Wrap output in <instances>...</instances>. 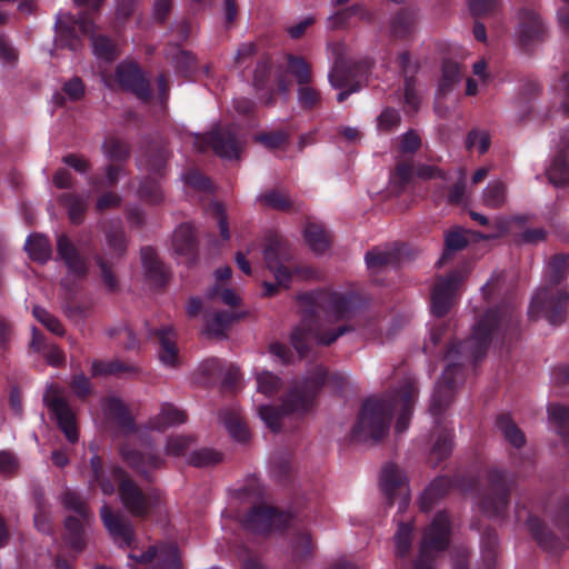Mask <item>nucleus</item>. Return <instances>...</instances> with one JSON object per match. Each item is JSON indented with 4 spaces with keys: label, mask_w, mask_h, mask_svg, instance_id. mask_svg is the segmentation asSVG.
<instances>
[{
    "label": "nucleus",
    "mask_w": 569,
    "mask_h": 569,
    "mask_svg": "<svg viewBox=\"0 0 569 569\" xmlns=\"http://www.w3.org/2000/svg\"><path fill=\"white\" fill-rule=\"evenodd\" d=\"M139 194L141 198L148 200L151 203H157L162 200V191L158 183L150 182L143 183L139 188Z\"/></svg>",
    "instance_id": "obj_58"
},
{
    "label": "nucleus",
    "mask_w": 569,
    "mask_h": 569,
    "mask_svg": "<svg viewBox=\"0 0 569 569\" xmlns=\"http://www.w3.org/2000/svg\"><path fill=\"white\" fill-rule=\"evenodd\" d=\"M114 80L141 100H147L150 96L149 86L136 63H120L117 67Z\"/></svg>",
    "instance_id": "obj_18"
},
{
    "label": "nucleus",
    "mask_w": 569,
    "mask_h": 569,
    "mask_svg": "<svg viewBox=\"0 0 569 569\" xmlns=\"http://www.w3.org/2000/svg\"><path fill=\"white\" fill-rule=\"evenodd\" d=\"M193 439L187 436H174L171 437L166 446V452L170 456H182L192 445Z\"/></svg>",
    "instance_id": "obj_46"
},
{
    "label": "nucleus",
    "mask_w": 569,
    "mask_h": 569,
    "mask_svg": "<svg viewBox=\"0 0 569 569\" xmlns=\"http://www.w3.org/2000/svg\"><path fill=\"white\" fill-rule=\"evenodd\" d=\"M416 398L413 381L406 380L400 388L385 397L367 399L351 429V440L360 443L379 441L389 431L392 413L397 415L395 432L403 433L409 427Z\"/></svg>",
    "instance_id": "obj_1"
},
{
    "label": "nucleus",
    "mask_w": 569,
    "mask_h": 569,
    "mask_svg": "<svg viewBox=\"0 0 569 569\" xmlns=\"http://www.w3.org/2000/svg\"><path fill=\"white\" fill-rule=\"evenodd\" d=\"M123 460L140 475L147 476L150 470L157 469L161 466L162 459L154 453H142L130 443L121 446L120 449Z\"/></svg>",
    "instance_id": "obj_23"
},
{
    "label": "nucleus",
    "mask_w": 569,
    "mask_h": 569,
    "mask_svg": "<svg viewBox=\"0 0 569 569\" xmlns=\"http://www.w3.org/2000/svg\"><path fill=\"white\" fill-rule=\"evenodd\" d=\"M280 246L278 243L269 244L263 252L268 269L274 274L279 286L288 287L291 280V272L280 261Z\"/></svg>",
    "instance_id": "obj_26"
},
{
    "label": "nucleus",
    "mask_w": 569,
    "mask_h": 569,
    "mask_svg": "<svg viewBox=\"0 0 569 569\" xmlns=\"http://www.w3.org/2000/svg\"><path fill=\"white\" fill-rule=\"evenodd\" d=\"M63 91L70 100H78L83 96L84 87L79 78H73L64 84Z\"/></svg>",
    "instance_id": "obj_60"
},
{
    "label": "nucleus",
    "mask_w": 569,
    "mask_h": 569,
    "mask_svg": "<svg viewBox=\"0 0 569 569\" xmlns=\"http://www.w3.org/2000/svg\"><path fill=\"white\" fill-rule=\"evenodd\" d=\"M288 70L299 86L311 82V67L303 58L289 56Z\"/></svg>",
    "instance_id": "obj_32"
},
{
    "label": "nucleus",
    "mask_w": 569,
    "mask_h": 569,
    "mask_svg": "<svg viewBox=\"0 0 569 569\" xmlns=\"http://www.w3.org/2000/svg\"><path fill=\"white\" fill-rule=\"evenodd\" d=\"M421 140L417 132L409 130L400 140V150L406 153H412L420 147Z\"/></svg>",
    "instance_id": "obj_59"
},
{
    "label": "nucleus",
    "mask_w": 569,
    "mask_h": 569,
    "mask_svg": "<svg viewBox=\"0 0 569 569\" xmlns=\"http://www.w3.org/2000/svg\"><path fill=\"white\" fill-rule=\"evenodd\" d=\"M220 421L229 435L237 441H244L249 437L248 429L242 422L238 407L227 408L220 412Z\"/></svg>",
    "instance_id": "obj_27"
},
{
    "label": "nucleus",
    "mask_w": 569,
    "mask_h": 569,
    "mask_svg": "<svg viewBox=\"0 0 569 569\" xmlns=\"http://www.w3.org/2000/svg\"><path fill=\"white\" fill-rule=\"evenodd\" d=\"M160 343L159 359L164 367L173 368L179 363L176 333L171 328H163L158 331Z\"/></svg>",
    "instance_id": "obj_25"
},
{
    "label": "nucleus",
    "mask_w": 569,
    "mask_h": 569,
    "mask_svg": "<svg viewBox=\"0 0 569 569\" xmlns=\"http://www.w3.org/2000/svg\"><path fill=\"white\" fill-rule=\"evenodd\" d=\"M238 317L239 315L237 313H214L207 320V332L216 337L221 336L227 329L228 325Z\"/></svg>",
    "instance_id": "obj_38"
},
{
    "label": "nucleus",
    "mask_w": 569,
    "mask_h": 569,
    "mask_svg": "<svg viewBox=\"0 0 569 569\" xmlns=\"http://www.w3.org/2000/svg\"><path fill=\"white\" fill-rule=\"evenodd\" d=\"M302 299L313 302L322 316L315 329L305 328L302 325L293 330L291 342L300 356L306 353L309 338L315 339L318 345L328 346L350 330L346 323H340L351 313V299L348 296L338 292H316Z\"/></svg>",
    "instance_id": "obj_3"
},
{
    "label": "nucleus",
    "mask_w": 569,
    "mask_h": 569,
    "mask_svg": "<svg viewBox=\"0 0 569 569\" xmlns=\"http://www.w3.org/2000/svg\"><path fill=\"white\" fill-rule=\"evenodd\" d=\"M449 532L448 516L445 512L437 513L423 533L415 569H433L432 561L436 555L448 546Z\"/></svg>",
    "instance_id": "obj_6"
},
{
    "label": "nucleus",
    "mask_w": 569,
    "mask_h": 569,
    "mask_svg": "<svg viewBox=\"0 0 569 569\" xmlns=\"http://www.w3.org/2000/svg\"><path fill=\"white\" fill-rule=\"evenodd\" d=\"M320 92L310 86L301 84L298 88V102L302 108L310 109L320 102Z\"/></svg>",
    "instance_id": "obj_43"
},
{
    "label": "nucleus",
    "mask_w": 569,
    "mask_h": 569,
    "mask_svg": "<svg viewBox=\"0 0 569 569\" xmlns=\"http://www.w3.org/2000/svg\"><path fill=\"white\" fill-rule=\"evenodd\" d=\"M93 26L90 18L80 16L78 20L70 13H60L56 21V31L59 41L71 50L78 48L79 33L90 36L92 40V51L98 60L112 61L117 57L114 44L106 37H94Z\"/></svg>",
    "instance_id": "obj_5"
},
{
    "label": "nucleus",
    "mask_w": 569,
    "mask_h": 569,
    "mask_svg": "<svg viewBox=\"0 0 569 569\" xmlns=\"http://www.w3.org/2000/svg\"><path fill=\"white\" fill-rule=\"evenodd\" d=\"M305 240L316 253H323L329 247V239L321 226L310 223L305 229Z\"/></svg>",
    "instance_id": "obj_31"
},
{
    "label": "nucleus",
    "mask_w": 569,
    "mask_h": 569,
    "mask_svg": "<svg viewBox=\"0 0 569 569\" xmlns=\"http://www.w3.org/2000/svg\"><path fill=\"white\" fill-rule=\"evenodd\" d=\"M109 477L119 483V498L124 507L133 516H144L156 506L158 496L154 491L143 492L129 479L120 468H112Z\"/></svg>",
    "instance_id": "obj_7"
},
{
    "label": "nucleus",
    "mask_w": 569,
    "mask_h": 569,
    "mask_svg": "<svg viewBox=\"0 0 569 569\" xmlns=\"http://www.w3.org/2000/svg\"><path fill=\"white\" fill-rule=\"evenodd\" d=\"M380 488L383 493L392 500L395 496H401V507L409 502V490L407 487V476L393 463H387L379 477Z\"/></svg>",
    "instance_id": "obj_16"
},
{
    "label": "nucleus",
    "mask_w": 569,
    "mask_h": 569,
    "mask_svg": "<svg viewBox=\"0 0 569 569\" xmlns=\"http://www.w3.org/2000/svg\"><path fill=\"white\" fill-rule=\"evenodd\" d=\"M466 144L469 149H476L482 154L489 149V134L485 131H472L468 134Z\"/></svg>",
    "instance_id": "obj_51"
},
{
    "label": "nucleus",
    "mask_w": 569,
    "mask_h": 569,
    "mask_svg": "<svg viewBox=\"0 0 569 569\" xmlns=\"http://www.w3.org/2000/svg\"><path fill=\"white\" fill-rule=\"evenodd\" d=\"M400 119V114L397 110L386 108L378 117V129L382 131L391 130L399 124Z\"/></svg>",
    "instance_id": "obj_54"
},
{
    "label": "nucleus",
    "mask_w": 569,
    "mask_h": 569,
    "mask_svg": "<svg viewBox=\"0 0 569 569\" xmlns=\"http://www.w3.org/2000/svg\"><path fill=\"white\" fill-rule=\"evenodd\" d=\"M26 250L32 260L47 262L52 253L50 241L42 234H31L26 241Z\"/></svg>",
    "instance_id": "obj_29"
},
{
    "label": "nucleus",
    "mask_w": 569,
    "mask_h": 569,
    "mask_svg": "<svg viewBox=\"0 0 569 569\" xmlns=\"http://www.w3.org/2000/svg\"><path fill=\"white\" fill-rule=\"evenodd\" d=\"M367 267L371 270L380 269L396 262V253L389 249H373L366 254Z\"/></svg>",
    "instance_id": "obj_35"
},
{
    "label": "nucleus",
    "mask_w": 569,
    "mask_h": 569,
    "mask_svg": "<svg viewBox=\"0 0 569 569\" xmlns=\"http://www.w3.org/2000/svg\"><path fill=\"white\" fill-rule=\"evenodd\" d=\"M63 200L66 201V206L68 207L70 220L73 223H78L81 219L83 211L87 208V200L74 194H69L64 197Z\"/></svg>",
    "instance_id": "obj_47"
},
{
    "label": "nucleus",
    "mask_w": 569,
    "mask_h": 569,
    "mask_svg": "<svg viewBox=\"0 0 569 569\" xmlns=\"http://www.w3.org/2000/svg\"><path fill=\"white\" fill-rule=\"evenodd\" d=\"M64 507L76 512L66 519L67 539L72 548L81 550L84 546V525L93 518L86 502L73 491H67L62 497Z\"/></svg>",
    "instance_id": "obj_13"
},
{
    "label": "nucleus",
    "mask_w": 569,
    "mask_h": 569,
    "mask_svg": "<svg viewBox=\"0 0 569 569\" xmlns=\"http://www.w3.org/2000/svg\"><path fill=\"white\" fill-rule=\"evenodd\" d=\"M286 133L281 131L270 134H261L257 138L258 141H260L262 144L270 149L280 147L286 141Z\"/></svg>",
    "instance_id": "obj_62"
},
{
    "label": "nucleus",
    "mask_w": 569,
    "mask_h": 569,
    "mask_svg": "<svg viewBox=\"0 0 569 569\" xmlns=\"http://www.w3.org/2000/svg\"><path fill=\"white\" fill-rule=\"evenodd\" d=\"M102 408L106 417L111 420L121 431L126 433L131 432L130 441L136 442L139 437L136 431L132 430L133 421L128 413L123 402L116 397H110L103 401Z\"/></svg>",
    "instance_id": "obj_22"
},
{
    "label": "nucleus",
    "mask_w": 569,
    "mask_h": 569,
    "mask_svg": "<svg viewBox=\"0 0 569 569\" xmlns=\"http://www.w3.org/2000/svg\"><path fill=\"white\" fill-rule=\"evenodd\" d=\"M221 460V455L211 449H201L192 453L190 462L197 467H203L217 463Z\"/></svg>",
    "instance_id": "obj_50"
},
{
    "label": "nucleus",
    "mask_w": 569,
    "mask_h": 569,
    "mask_svg": "<svg viewBox=\"0 0 569 569\" xmlns=\"http://www.w3.org/2000/svg\"><path fill=\"white\" fill-rule=\"evenodd\" d=\"M90 463L93 472V479L90 482H97L103 495H112L114 491V485L110 478L104 477V470L102 468V461L100 457L94 455L91 457Z\"/></svg>",
    "instance_id": "obj_36"
},
{
    "label": "nucleus",
    "mask_w": 569,
    "mask_h": 569,
    "mask_svg": "<svg viewBox=\"0 0 569 569\" xmlns=\"http://www.w3.org/2000/svg\"><path fill=\"white\" fill-rule=\"evenodd\" d=\"M497 428L500 430L503 438L513 447L519 448L525 443L522 431L509 417H500L497 420Z\"/></svg>",
    "instance_id": "obj_33"
},
{
    "label": "nucleus",
    "mask_w": 569,
    "mask_h": 569,
    "mask_svg": "<svg viewBox=\"0 0 569 569\" xmlns=\"http://www.w3.org/2000/svg\"><path fill=\"white\" fill-rule=\"evenodd\" d=\"M567 269V258L565 256H556L547 266L546 277L551 283L556 284L566 276Z\"/></svg>",
    "instance_id": "obj_39"
},
{
    "label": "nucleus",
    "mask_w": 569,
    "mask_h": 569,
    "mask_svg": "<svg viewBox=\"0 0 569 569\" xmlns=\"http://www.w3.org/2000/svg\"><path fill=\"white\" fill-rule=\"evenodd\" d=\"M208 213L211 214L217 220L220 230V236L222 237V239L229 240L230 232L222 204L219 202L210 203V206L208 207Z\"/></svg>",
    "instance_id": "obj_49"
},
{
    "label": "nucleus",
    "mask_w": 569,
    "mask_h": 569,
    "mask_svg": "<svg viewBox=\"0 0 569 569\" xmlns=\"http://www.w3.org/2000/svg\"><path fill=\"white\" fill-rule=\"evenodd\" d=\"M445 242H446V251L442 254V257L440 258L439 263H442L447 259L450 251L460 250L467 244L466 237L463 236L462 232H460L458 230L450 231L449 233H447L446 238H445Z\"/></svg>",
    "instance_id": "obj_48"
},
{
    "label": "nucleus",
    "mask_w": 569,
    "mask_h": 569,
    "mask_svg": "<svg viewBox=\"0 0 569 569\" xmlns=\"http://www.w3.org/2000/svg\"><path fill=\"white\" fill-rule=\"evenodd\" d=\"M362 9V6L353 4L347 9L335 12L333 14L328 17L327 27L329 29H339L343 27L351 17L360 13Z\"/></svg>",
    "instance_id": "obj_40"
},
{
    "label": "nucleus",
    "mask_w": 569,
    "mask_h": 569,
    "mask_svg": "<svg viewBox=\"0 0 569 569\" xmlns=\"http://www.w3.org/2000/svg\"><path fill=\"white\" fill-rule=\"evenodd\" d=\"M313 22H315L313 17H311V16L305 17L296 24L290 26L288 28V33L292 39H298L306 32V30L310 26L313 24Z\"/></svg>",
    "instance_id": "obj_64"
},
{
    "label": "nucleus",
    "mask_w": 569,
    "mask_h": 569,
    "mask_svg": "<svg viewBox=\"0 0 569 569\" xmlns=\"http://www.w3.org/2000/svg\"><path fill=\"white\" fill-rule=\"evenodd\" d=\"M412 527L410 525L401 523L395 536V545L397 555H406L411 546Z\"/></svg>",
    "instance_id": "obj_44"
},
{
    "label": "nucleus",
    "mask_w": 569,
    "mask_h": 569,
    "mask_svg": "<svg viewBox=\"0 0 569 569\" xmlns=\"http://www.w3.org/2000/svg\"><path fill=\"white\" fill-rule=\"evenodd\" d=\"M549 181L555 186L569 183V141L565 142L552 158L546 170Z\"/></svg>",
    "instance_id": "obj_24"
},
{
    "label": "nucleus",
    "mask_w": 569,
    "mask_h": 569,
    "mask_svg": "<svg viewBox=\"0 0 569 569\" xmlns=\"http://www.w3.org/2000/svg\"><path fill=\"white\" fill-rule=\"evenodd\" d=\"M483 203L490 208H499L506 201V186L501 181L490 182L482 194Z\"/></svg>",
    "instance_id": "obj_34"
},
{
    "label": "nucleus",
    "mask_w": 569,
    "mask_h": 569,
    "mask_svg": "<svg viewBox=\"0 0 569 569\" xmlns=\"http://www.w3.org/2000/svg\"><path fill=\"white\" fill-rule=\"evenodd\" d=\"M507 501V493L503 490L498 492L496 497L486 499L483 502V509L489 516H497L505 509Z\"/></svg>",
    "instance_id": "obj_55"
},
{
    "label": "nucleus",
    "mask_w": 569,
    "mask_h": 569,
    "mask_svg": "<svg viewBox=\"0 0 569 569\" xmlns=\"http://www.w3.org/2000/svg\"><path fill=\"white\" fill-rule=\"evenodd\" d=\"M32 313L34 318L41 322L49 331L58 336L63 335L64 331L60 321L46 309L41 307H34Z\"/></svg>",
    "instance_id": "obj_42"
},
{
    "label": "nucleus",
    "mask_w": 569,
    "mask_h": 569,
    "mask_svg": "<svg viewBox=\"0 0 569 569\" xmlns=\"http://www.w3.org/2000/svg\"><path fill=\"white\" fill-rule=\"evenodd\" d=\"M397 63L405 74V110L408 113H413L420 104V96L411 79V76L418 70V64L411 61L408 52H401L397 58Z\"/></svg>",
    "instance_id": "obj_20"
},
{
    "label": "nucleus",
    "mask_w": 569,
    "mask_h": 569,
    "mask_svg": "<svg viewBox=\"0 0 569 569\" xmlns=\"http://www.w3.org/2000/svg\"><path fill=\"white\" fill-rule=\"evenodd\" d=\"M188 138L198 151L202 152L211 146L213 151L224 159H238L242 149V141L237 138L232 127L217 128L208 136L191 134Z\"/></svg>",
    "instance_id": "obj_10"
},
{
    "label": "nucleus",
    "mask_w": 569,
    "mask_h": 569,
    "mask_svg": "<svg viewBox=\"0 0 569 569\" xmlns=\"http://www.w3.org/2000/svg\"><path fill=\"white\" fill-rule=\"evenodd\" d=\"M184 421L186 416L182 411L171 405H163L160 412L150 419L148 428L150 430L163 431Z\"/></svg>",
    "instance_id": "obj_28"
},
{
    "label": "nucleus",
    "mask_w": 569,
    "mask_h": 569,
    "mask_svg": "<svg viewBox=\"0 0 569 569\" xmlns=\"http://www.w3.org/2000/svg\"><path fill=\"white\" fill-rule=\"evenodd\" d=\"M207 296L210 299L220 296L221 301L228 306H237L240 302V297L232 289H221L219 284L212 286L208 290Z\"/></svg>",
    "instance_id": "obj_52"
},
{
    "label": "nucleus",
    "mask_w": 569,
    "mask_h": 569,
    "mask_svg": "<svg viewBox=\"0 0 569 569\" xmlns=\"http://www.w3.org/2000/svg\"><path fill=\"white\" fill-rule=\"evenodd\" d=\"M327 52L332 67L328 74V80L332 88L342 89L348 86V90L338 93L339 102L345 101L348 96L359 90L358 86L351 84L353 79V69L350 60L346 56V46L341 42H330L327 44Z\"/></svg>",
    "instance_id": "obj_8"
},
{
    "label": "nucleus",
    "mask_w": 569,
    "mask_h": 569,
    "mask_svg": "<svg viewBox=\"0 0 569 569\" xmlns=\"http://www.w3.org/2000/svg\"><path fill=\"white\" fill-rule=\"evenodd\" d=\"M260 200L268 207H271L273 209L283 210L287 209L290 206L289 199L277 191L268 192L260 197Z\"/></svg>",
    "instance_id": "obj_57"
},
{
    "label": "nucleus",
    "mask_w": 569,
    "mask_h": 569,
    "mask_svg": "<svg viewBox=\"0 0 569 569\" xmlns=\"http://www.w3.org/2000/svg\"><path fill=\"white\" fill-rule=\"evenodd\" d=\"M193 228L189 223L180 224L172 236V249L179 256L190 254L193 250Z\"/></svg>",
    "instance_id": "obj_30"
},
{
    "label": "nucleus",
    "mask_w": 569,
    "mask_h": 569,
    "mask_svg": "<svg viewBox=\"0 0 569 569\" xmlns=\"http://www.w3.org/2000/svg\"><path fill=\"white\" fill-rule=\"evenodd\" d=\"M100 516L104 527L113 537L114 541L119 545L131 547L133 540V529L131 525L114 515L107 505L102 506Z\"/></svg>",
    "instance_id": "obj_21"
},
{
    "label": "nucleus",
    "mask_w": 569,
    "mask_h": 569,
    "mask_svg": "<svg viewBox=\"0 0 569 569\" xmlns=\"http://www.w3.org/2000/svg\"><path fill=\"white\" fill-rule=\"evenodd\" d=\"M18 468V460L10 451H0V473L8 475Z\"/></svg>",
    "instance_id": "obj_61"
},
{
    "label": "nucleus",
    "mask_w": 569,
    "mask_h": 569,
    "mask_svg": "<svg viewBox=\"0 0 569 569\" xmlns=\"http://www.w3.org/2000/svg\"><path fill=\"white\" fill-rule=\"evenodd\" d=\"M103 153L108 160L120 161L128 157L126 143L116 139H109L103 143Z\"/></svg>",
    "instance_id": "obj_45"
},
{
    "label": "nucleus",
    "mask_w": 569,
    "mask_h": 569,
    "mask_svg": "<svg viewBox=\"0 0 569 569\" xmlns=\"http://www.w3.org/2000/svg\"><path fill=\"white\" fill-rule=\"evenodd\" d=\"M281 380L269 371L257 375V391L266 397H272L280 389Z\"/></svg>",
    "instance_id": "obj_37"
},
{
    "label": "nucleus",
    "mask_w": 569,
    "mask_h": 569,
    "mask_svg": "<svg viewBox=\"0 0 569 569\" xmlns=\"http://www.w3.org/2000/svg\"><path fill=\"white\" fill-rule=\"evenodd\" d=\"M130 569H180L178 549L172 545L149 546L146 551L131 548Z\"/></svg>",
    "instance_id": "obj_9"
},
{
    "label": "nucleus",
    "mask_w": 569,
    "mask_h": 569,
    "mask_svg": "<svg viewBox=\"0 0 569 569\" xmlns=\"http://www.w3.org/2000/svg\"><path fill=\"white\" fill-rule=\"evenodd\" d=\"M326 379V371L318 367L312 377L303 379L301 386L290 389L282 399L281 408L276 409L269 405L258 407V415L272 431L281 427V419L287 415H301L310 410L315 396Z\"/></svg>",
    "instance_id": "obj_4"
},
{
    "label": "nucleus",
    "mask_w": 569,
    "mask_h": 569,
    "mask_svg": "<svg viewBox=\"0 0 569 569\" xmlns=\"http://www.w3.org/2000/svg\"><path fill=\"white\" fill-rule=\"evenodd\" d=\"M460 80L459 64L452 61H446L442 64L441 88H450Z\"/></svg>",
    "instance_id": "obj_56"
},
{
    "label": "nucleus",
    "mask_w": 569,
    "mask_h": 569,
    "mask_svg": "<svg viewBox=\"0 0 569 569\" xmlns=\"http://www.w3.org/2000/svg\"><path fill=\"white\" fill-rule=\"evenodd\" d=\"M62 161L79 173H86L90 168L89 162L83 157L77 154H68L63 157Z\"/></svg>",
    "instance_id": "obj_63"
},
{
    "label": "nucleus",
    "mask_w": 569,
    "mask_h": 569,
    "mask_svg": "<svg viewBox=\"0 0 569 569\" xmlns=\"http://www.w3.org/2000/svg\"><path fill=\"white\" fill-rule=\"evenodd\" d=\"M548 421L558 432L569 422V408L561 405L548 407Z\"/></svg>",
    "instance_id": "obj_41"
},
{
    "label": "nucleus",
    "mask_w": 569,
    "mask_h": 569,
    "mask_svg": "<svg viewBox=\"0 0 569 569\" xmlns=\"http://www.w3.org/2000/svg\"><path fill=\"white\" fill-rule=\"evenodd\" d=\"M510 317L511 311L508 307L490 310L473 325L471 336L467 341L450 347L445 357L446 368L442 372V382L437 385L431 399L432 416H438L442 406L448 405L455 385L462 378V362L478 360L482 357L491 341L492 332Z\"/></svg>",
    "instance_id": "obj_2"
},
{
    "label": "nucleus",
    "mask_w": 569,
    "mask_h": 569,
    "mask_svg": "<svg viewBox=\"0 0 569 569\" xmlns=\"http://www.w3.org/2000/svg\"><path fill=\"white\" fill-rule=\"evenodd\" d=\"M44 401L48 408L54 415L56 420L66 438L71 443L77 442L78 429L76 423V416L68 402L56 392H48L44 396Z\"/></svg>",
    "instance_id": "obj_14"
},
{
    "label": "nucleus",
    "mask_w": 569,
    "mask_h": 569,
    "mask_svg": "<svg viewBox=\"0 0 569 569\" xmlns=\"http://www.w3.org/2000/svg\"><path fill=\"white\" fill-rule=\"evenodd\" d=\"M58 256L67 266L69 276L81 278L87 274V260L78 252L70 239L60 234L57 239Z\"/></svg>",
    "instance_id": "obj_19"
},
{
    "label": "nucleus",
    "mask_w": 569,
    "mask_h": 569,
    "mask_svg": "<svg viewBox=\"0 0 569 569\" xmlns=\"http://www.w3.org/2000/svg\"><path fill=\"white\" fill-rule=\"evenodd\" d=\"M468 266L451 272L448 277L438 278L431 290V312L437 317L445 316L451 308L456 293L469 276Z\"/></svg>",
    "instance_id": "obj_11"
},
{
    "label": "nucleus",
    "mask_w": 569,
    "mask_h": 569,
    "mask_svg": "<svg viewBox=\"0 0 569 569\" xmlns=\"http://www.w3.org/2000/svg\"><path fill=\"white\" fill-rule=\"evenodd\" d=\"M289 520L287 513H278L271 507H257L248 512L242 522L243 526L253 532H266L272 528H281Z\"/></svg>",
    "instance_id": "obj_15"
},
{
    "label": "nucleus",
    "mask_w": 569,
    "mask_h": 569,
    "mask_svg": "<svg viewBox=\"0 0 569 569\" xmlns=\"http://www.w3.org/2000/svg\"><path fill=\"white\" fill-rule=\"evenodd\" d=\"M452 449V437L449 431H445L439 436L432 447V455L436 456L437 460L445 459Z\"/></svg>",
    "instance_id": "obj_53"
},
{
    "label": "nucleus",
    "mask_w": 569,
    "mask_h": 569,
    "mask_svg": "<svg viewBox=\"0 0 569 569\" xmlns=\"http://www.w3.org/2000/svg\"><path fill=\"white\" fill-rule=\"evenodd\" d=\"M545 34V26L535 11L523 10L520 12L516 36L521 46L529 48L542 41Z\"/></svg>",
    "instance_id": "obj_17"
},
{
    "label": "nucleus",
    "mask_w": 569,
    "mask_h": 569,
    "mask_svg": "<svg viewBox=\"0 0 569 569\" xmlns=\"http://www.w3.org/2000/svg\"><path fill=\"white\" fill-rule=\"evenodd\" d=\"M567 301L566 291L555 287L543 288L533 296L528 313L532 318L543 316L551 325H557L563 318Z\"/></svg>",
    "instance_id": "obj_12"
}]
</instances>
